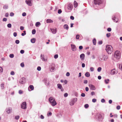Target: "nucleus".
<instances>
[{
  "mask_svg": "<svg viewBox=\"0 0 122 122\" xmlns=\"http://www.w3.org/2000/svg\"><path fill=\"white\" fill-rule=\"evenodd\" d=\"M111 29L110 28H109L107 29V31L109 32H110L111 31Z\"/></svg>",
  "mask_w": 122,
  "mask_h": 122,
  "instance_id": "obj_54",
  "label": "nucleus"
},
{
  "mask_svg": "<svg viewBox=\"0 0 122 122\" xmlns=\"http://www.w3.org/2000/svg\"><path fill=\"white\" fill-rule=\"evenodd\" d=\"M41 58L43 61H45L47 60L46 57L44 56V55H41Z\"/></svg>",
  "mask_w": 122,
  "mask_h": 122,
  "instance_id": "obj_18",
  "label": "nucleus"
},
{
  "mask_svg": "<svg viewBox=\"0 0 122 122\" xmlns=\"http://www.w3.org/2000/svg\"><path fill=\"white\" fill-rule=\"evenodd\" d=\"M49 101L53 106H55L57 104L55 99L52 97H51L49 98Z\"/></svg>",
  "mask_w": 122,
  "mask_h": 122,
  "instance_id": "obj_2",
  "label": "nucleus"
},
{
  "mask_svg": "<svg viewBox=\"0 0 122 122\" xmlns=\"http://www.w3.org/2000/svg\"><path fill=\"white\" fill-rule=\"evenodd\" d=\"M26 15V14L25 12H23L22 14V15L23 16H25Z\"/></svg>",
  "mask_w": 122,
  "mask_h": 122,
  "instance_id": "obj_60",
  "label": "nucleus"
},
{
  "mask_svg": "<svg viewBox=\"0 0 122 122\" xmlns=\"http://www.w3.org/2000/svg\"><path fill=\"white\" fill-rule=\"evenodd\" d=\"M70 75V73L69 72H67L66 74V75L67 76H68Z\"/></svg>",
  "mask_w": 122,
  "mask_h": 122,
  "instance_id": "obj_58",
  "label": "nucleus"
},
{
  "mask_svg": "<svg viewBox=\"0 0 122 122\" xmlns=\"http://www.w3.org/2000/svg\"><path fill=\"white\" fill-rule=\"evenodd\" d=\"M62 12V11L61 9H59L58 10V13L59 14H61Z\"/></svg>",
  "mask_w": 122,
  "mask_h": 122,
  "instance_id": "obj_51",
  "label": "nucleus"
},
{
  "mask_svg": "<svg viewBox=\"0 0 122 122\" xmlns=\"http://www.w3.org/2000/svg\"><path fill=\"white\" fill-rule=\"evenodd\" d=\"M37 70L38 71H40L41 70V67L40 66H38L37 68Z\"/></svg>",
  "mask_w": 122,
  "mask_h": 122,
  "instance_id": "obj_39",
  "label": "nucleus"
},
{
  "mask_svg": "<svg viewBox=\"0 0 122 122\" xmlns=\"http://www.w3.org/2000/svg\"><path fill=\"white\" fill-rule=\"evenodd\" d=\"M40 117L42 119H43L44 118V117L42 115H41Z\"/></svg>",
  "mask_w": 122,
  "mask_h": 122,
  "instance_id": "obj_62",
  "label": "nucleus"
},
{
  "mask_svg": "<svg viewBox=\"0 0 122 122\" xmlns=\"http://www.w3.org/2000/svg\"><path fill=\"white\" fill-rule=\"evenodd\" d=\"M81 96L83 97H84L85 96V95L84 93H82L81 94Z\"/></svg>",
  "mask_w": 122,
  "mask_h": 122,
  "instance_id": "obj_47",
  "label": "nucleus"
},
{
  "mask_svg": "<svg viewBox=\"0 0 122 122\" xmlns=\"http://www.w3.org/2000/svg\"><path fill=\"white\" fill-rule=\"evenodd\" d=\"M106 50L108 54H111L112 52L113 49L111 45H107L106 46Z\"/></svg>",
  "mask_w": 122,
  "mask_h": 122,
  "instance_id": "obj_1",
  "label": "nucleus"
},
{
  "mask_svg": "<svg viewBox=\"0 0 122 122\" xmlns=\"http://www.w3.org/2000/svg\"><path fill=\"white\" fill-rule=\"evenodd\" d=\"M80 36L79 35H77L76 36V38L77 39H78L79 38Z\"/></svg>",
  "mask_w": 122,
  "mask_h": 122,
  "instance_id": "obj_53",
  "label": "nucleus"
},
{
  "mask_svg": "<svg viewBox=\"0 0 122 122\" xmlns=\"http://www.w3.org/2000/svg\"><path fill=\"white\" fill-rule=\"evenodd\" d=\"M14 15V13L13 12H11L10 14V15L11 16H13Z\"/></svg>",
  "mask_w": 122,
  "mask_h": 122,
  "instance_id": "obj_48",
  "label": "nucleus"
},
{
  "mask_svg": "<svg viewBox=\"0 0 122 122\" xmlns=\"http://www.w3.org/2000/svg\"><path fill=\"white\" fill-rule=\"evenodd\" d=\"M94 3L95 5L101 3L102 2V0H94Z\"/></svg>",
  "mask_w": 122,
  "mask_h": 122,
  "instance_id": "obj_8",
  "label": "nucleus"
},
{
  "mask_svg": "<svg viewBox=\"0 0 122 122\" xmlns=\"http://www.w3.org/2000/svg\"><path fill=\"white\" fill-rule=\"evenodd\" d=\"M34 87L32 85H30L28 88V90L29 91L33 90H34Z\"/></svg>",
  "mask_w": 122,
  "mask_h": 122,
  "instance_id": "obj_16",
  "label": "nucleus"
},
{
  "mask_svg": "<svg viewBox=\"0 0 122 122\" xmlns=\"http://www.w3.org/2000/svg\"><path fill=\"white\" fill-rule=\"evenodd\" d=\"M101 68L100 67H99L98 68L97 70L98 72H99L101 71Z\"/></svg>",
  "mask_w": 122,
  "mask_h": 122,
  "instance_id": "obj_36",
  "label": "nucleus"
},
{
  "mask_svg": "<svg viewBox=\"0 0 122 122\" xmlns=\"http://www.w3.org/2000/svg\"><path fill=\"white\" fill-rule=\"evenodd\" d=\"M89 86L90 89L92 90H94L96 89L95 87L92 85L90 84L89 85Z\"/></svg>",
  "mask_w": 122,
  "mask_h": 122,
  "instance_id": "obj_14",
  "label": "nucleus"
},
{
  "mask_svg": "<svg viewBox=\"0 0 122 122\" xmlns=\"http://www.w3.org/2000/svg\"><path fill=\"white\" fill-rule=\"evenodd\" d=\"M114 56L117 59H119L120 57V51H116L114 53Z\"/></svg>",
  "mask_w": 122,
  "mask_h": 122,
  "instance_id": "obj_4",
  "label": "nucleus"
},
{
  "mask_svg": "<svg viewBox=\"0 0 122 122\" xmlns=\"http://www.w3.org/2000/svg\"><path fill=\"white\" fill-rule=\"evenodd\" d=\"M20 53H21V54H23V53H24V50H21L20 51Z\"/></svg>",
  "mask_w": 122,
  "mask_h": 122,
  "instance_id": "obj_61",
  "label": "nucleus"
},
{
  "mask_svg": "<svg viewBox=\"0 0 122 122\" xmlns=\"http://www.w3.org/2000/svg\"><path fill=\"white\" fill-rule=\"evenodd\" d=\"M58 88L61 89V91L63 92L64 91V89L62 87L61 85L60 84H57Z\"/></svg>",
  "mask_w": 122,
  "mask_h": 122,
  "instance_id": "obj_11",
  "label": "nucleus"
},
{
  "mask_svg": "<svg viewBox=\"0 0 122 122\" xmlns=\"http://www.w3.org/2000/svg\"><path fill=\"white\" fill-rule=\"evenodd\" d=\"M4 84L2 83L1 84V87L2 89H3L4 88Z\"/></svg>",
  "mask_w": 122,
  "mask_h": 122,
  "instance_id": "obj_37",
  "label": "nucleus"
},
{
  "mask_svg": "<svg viewBox=\"0 0 122 122\" xmlns=\"http://www.w3.org/2000/svg\"><path fill=\"white\" fill-rule=\"evenodd\" d=\"M20 66L22 67H23L24 66V65L23 63H21L20 64Z\"/></svg>",
  "mask_w": 122,
  "mask_h": 122,
  "instance_id": "obj_64",
  "label": "nucleus"
},
{
  "mask_svg": "<svg viewBox=\"0 0 122 122\" xmlns=\"http://www.w3.org/2000/svg\"><path fill=\"white\" fill-rule=\"evenodd\" d=\"M70 18L72 20H73L74 19V17L72 16H71L70 17Z\"/></svg>",
  "mask_w": 122,
  "mask_h": 122,
  "instance_id": "obj_56",
  "label": "nucleus"
},
{
  "mask_svg": "<svg viewBox=\"0 0 122 122\" xmlns=\"http://www.w3.org/2000/svg\"><path fill=\"white\" fill-rule=\"evenodd\" d=\"M85 76L87 77H89L90 76V75L88 72H86L85 74Z\"/></svg>",
  "mask_w": 122,
  "mask_h": 122,
  "instance_id": "obj_26",
  "label": "nucleus"
},
{
  "mask_svg": "<svg viewBox=\"0 0 122 122\" xmlns=\"http://www.w3.org/2000/svg\"><path fill=\"white\" fill-rule=\"evenodd\" d=\"M51 30L53 34H55L56 33V29H51Z\"/></svg>",
  "mask_w": 122,
  "mask_h": 122,
  "instance_id": "obj_22",
  "label": "nucleus"
},
{
  "mask_svg": "<svg viewBox=\"0 0 122 122\" xmlns=\"http://www.w3.org/2000/svg\"><path fill=\"white\" fill-rule=\"evenodd\" d=\"M102 41H100L98 42V43L99 45L102 44Z\"/></svg>",
  "mask_w": 122,
  "mask_h": 122,
  "instance_id": "obj_59",
  "label": "nucleus"
},
{
  "mask_svg": "<svg viewBox=\"0 0 122 122\" xmlns=\"http://www.w3.org/2000/svg\"><path fill=\"white\" fill-rule=\"evenodd\" d=\"M112 19L114 21L116 22H117L118 20V19L117 18L116 16L114 15L113 16Z\"/></svg>",
  "mask_w": 122,
  "mask_h": 122,
  "instance_id": "obj_12",
  "label": "nucleus"
},
{
  "mask_svg": "<svg viewBox=\"0 0 122 122\" xmlns=\"http://www.w3.org/2000/svg\"><path fill=\"white\" fill-rule=\"evenodd\" d=\"M97 101V100L95 99H92V102L94 103L95 102Z\"/></svg>",
  "mask_w": 122,
  "mask_h": 122,
  "instance_id": "obj_45",
  "label": "nucleus"
},
{
  "mask_svg": "<svg viewBox=\"0 0 122 122\" xmlns=\"http://www.w3.org/2000/svg\"><path fill=\"white\" fill-rule=\"evenodd\" d=\"M6 112L8 114H9L12 111V109L10 108L6 109Z\"/></svg>",
  "mask_w": 122,
  "mask_h": 122,
  "instance_id": "obj_19",
  "label": "nucleus"
},
{
  "mask_svg": "<svg viewBox=\"0 0 122 122\" xmlns=\"http://www.w3.org/2000/svg\"><path fill=\"white\" fill-rule=\"evenodd\" d=\"M15 43L16 44H18L20 43V41L18 40H16L15 41Z\"/></svg>",
  "mask_w": 122,
  "mask_h": 122,
  "instance_id": "obj_43",
  "label": "nucleus"
},
{
  "mask_svg": "<svg viewBox=\"0 0 122 122\" xmlns=\"http://www.w3.org/2000/svg\"><path fill=\"white\" fill-rule=\"evenodd\" d=\"M20 117L19 116H16L15 117V119L16 120H18L19 118Z\"/></svg>",
  "mask_w": 122,
  "mask_h": 122,
  "instance_id": "obj_42",
  "label": "nucleus"
},
{
  "mask_svg": "<svg viewBox=\"0 0 122 122\" xmlns=\"http://www.w3.org/2000/svg\"><path fill=\"white\" fill-rule=\"evenodd\" d=\"M77 100V98H75L71 100L69 103V104L71 106L73 105L75 102H76Z\"/></svg>",
  "mask_w": 122,
  "mask_h": 122,
  "instance_id": "obj_5",
  "label": "nucleus"
},
{
  "mask_svg": "<svg viewBox=\"0 0 122 122\" xmlns=\"http://www.w3.org/2000/svg\"><path fill=\"white\" fill-rule=\"evenodd\" d=\"M32 0H26L25 2L27 4L30 6H31L32 5V4L31 1Z\"/></svg>",
  "mask_w": 122,
  "mask_h": 122,
  "instance_id": "obj_7",
  "label": "nucleus"
},
{
  "mask_svg": "<svg viewBox=\"0 0 122 122\" xmlns=\"http://www.w3.org/2000/svg\"><path fill=\"white\" fill-rule=\"evenodd\" d=\"M41 23L40 22H37L35 24V25L36 27H38L40 25Z\"/></svg>",
  "mask_w": 122,
  "mask_h": 122,
  "instance_id": "obj_24",
  "label": "nucleus"
},
{
  "mask_svg": "<svg viewBox=\"0 0 122 122\" xmlns=\"http://www.w3.org/2000/svg\"><path fill=\"white\" fill-rule=\"evenodd\" d=\"M9 15V14L8 13H6L5 14V17H7Z\"/></svg>",
  "mask_w": 122,
  "mask_h": 122,
  "instance_id": "obj_57",
  "label": "nucleus"
},
{
  "mask_svg": "<svg viewBox=\"0 0 122 122\" xmlns=\"http://www.w3.org/2000/svg\"><path fill=\"white\" fill-rule=\"evenodd\" d=\"M108 58L107 56L104 55H102L98 57L99 60L100 61H106Z\"/></svg>",
  "mask_w": 122,
  "mask_h": 122,
  "instance_id": "obj_3",
  "label": "nucleus"
},
{
  "mask_svg": "<svg viewBox=\"0 0 122 122\" xmlns=\"http://www.w3.org/2000/svg\"><path fill=\"white\" fill-rule=\"evenodd\" d=\"M46 22L47 23H52L53 22V21L51 19H48L47 20Z\"/></svg>",
  "mask_w": 122,
  "mask_h": 122,
  "instance_id": "obj_25",
  "label": "nucleus"
},
{
  "mask_svg": "<svg viewBox=\"0 0 122 122\" xmlns=\"http://www.w3.org/2000/svg\"><path fill=\"white\" fill-rule=\"evenodd\" d=\"M25 78L23 77L21 78V80L20 81V83L22 84H24L25 82Z\"/></svg>",
  "mask_w": 122,
  "mask_h": 122,
  "instance_id": "obj_10",
  "label": "nucleus"
},
{
  "mask_svg": "<svg viewBox=\"0 0 122 122\" xmlns=\"http://www.w3.org/2000/svg\"><path fill=\"white\" fill-rule=\"evenodd\" d=\"M36 41V39L35 38H33L31 39L30 41L32 43H34Z\"/></svg>",
  "mask_w": 122,
  "mask_h": 122,
  "instance_id": "obj_23",
  "label": "nucleus"
},
{
  "mask_svg": "<svg viewBox=\"0 0 122 122\" xmlns=\"http://www.w3.org/2000/svg\"><path fill=\"white\" fill-rule=\"evenodd\" d=\"M93 44L95 45L96 44V41L95 39H94L93 40Z\"/></svg>",
  "mask_w": 122,
  "mask_h": 122,
  "instance_id": "obj_30",
  "label": "nucleus"
},
{
  "mask_svg": "<svg viewBox=\"0 0 122 122\" xmlns=\"http://www.w3.org/2000/svg\"><path fill=\"white\" fill-rule=\"evenodd\" d=\"M44 82L45 84L46 85H48L49 84V83L48 82V80L46 79L44 80Z\"/></svg>",
  "mask_w": 122,
  "mask_h": 122,
  "instance_id": "obj_20",
  "label": "nucleus"
},
{
  "mask_svg": "<svg viewBox=\"0 0 122 122\" xmlns=\"http://www.w3.org/2000/svg\"><path fill=\"white\" fill-rule=\"evenodd\" d=\"M23 32H24V33H22L21 34V35L22 36H24V35H25L26 34L25 31H23Z\"/></svg>",
  "mask_w": 122,
  "mask_h": 122,
  "instance_id": "obj_35",
  "label": "nucleus"
},
{
  "mask_svg": "<svg viewBox=\"0 0 122 122\" xmlns=\"http://www.w3.org/2000/svg\"><path fill=\"white\" fill-rule=\"evenodd\" d=\"M109 81V80L108 79H105L104 80L105 83L106 84H107L108 83Z\"/></svg>",
  "mask_w": 122,
  "mask_h": 122,
  "instance_id": "obj_29",
  "label": "nucleus"
},
{
  "mask_svg": "<svg viewBox=\"0 0 122 122\" xmlns=\"http://www.w3.org/2000/svg\"><path fill=\"white\" fill-rule=\"evenodd\" d=\"M89 107V105L88 104H86L84 105V107L86 108H87Z\"/></svg>",
  "mask_w": 122,
  "mask_h": 122,
  "instance_id": "obj_40",
  "label": "nucleus"
},
{
  "mask_svg": "<svg viewBox=\"0 0 122 122\" xmlns=\"http://www.w3.org/2000/svg\"><path fill=\"white\" fill-rule=\"evenodd\" d=\"M21 108L23 109H25L26 108V104L25 102H23L21 105Z\"/></svg>",
  "mask_w": 122,
  "mask_h": 122,
  "instance_id": "obj_6",
  "label": "nucleus"
},
{
  "mask_svg": "<svg viewBox=\"0 0 122 122\" xmlns=\"http://www.w3.org/2000/svg\"><path fill=\"white\" fill-rule=\"evenodd\" d=\"M55 69V67L54 66H52L51 67V69H50V71L51 72L53 71Z\"/></svg>",
  "mask_w": 122,
  "mask_h": 122,
  "instance_id": "obj_28",
  "label": "nucleus"
},
{
  "mask_svg": "<svg viewBox=\"0 0 122 122\" xmlns=\"http://www.w3.org/2000/svg\"><path fill=\"white\" fill-rule=\"evenodd\" d=\"M32 34L34 35L35 34L36 32V30L35 29H34L32 30Z\"/></svg>",
  "mask_w": 122,
  "mask_h": 122,
  "instance_id": "obj_32",
  "label": "nucleus"
},
{
  "mask_svg": "<svg viewBox=\"0 0 122 122\" xmlns=\"http://www.w3.org/2000/svg\"><path fill=\"white\" fill-rule=\"evenodd\" d=\"M9 56L10 58H12L14 57V55L13 54H11Z\"/></svg>",
  "mask_w": 122,
  "mask_h": 122,
  "instance_id": "obj_34",
  "label": "nucleus"
},
{
  "mask_svg": "<svg viewBox=\"0 0 122 122\" xmlns=\"http://www.w3.org/2000/svg\"><path fill=\"white\" fill-rule=\"evenodd\" d=\"M119 68L120 70L122 71V64H120L119 65Z\"/></svg>",
  "mask_w": 122,
  "mask_h": 122,
  "instance_id": "obj_31",
  "label": "nucleus"
},
{
  "mask_svg": "<svg viewBox=\"0 0 122 122\" xmlns=\"http://www.w3.org/2000/svg\"><path fill=\"white\" fill-rule=\"evenodd\" d=\"M74 7L76 8V7L77 5H78V3L77 2L75 1L74 2Z\"/></svg>",
  "mask_w": 122,
  "mask_h": 122,
  "instance_id": "obj_27",
  "label": "nucleus"
},
{
  "mask_svg": "<svg viewBox=\"0 0 122 122\" xmlns=\"http://www.w3.org/2000/svg\"><path fill=\"white\" fill-rule=\"evenodd\" d=\"M90 70L91 71H94V68L93 67H91L90 68Z\"/></svg>",
  "mask_w": 122,
  "mask_h": 122,
  "instance_id": "obj_49",
  "label": "nucleus"
},
{
  "mask_svg": "<svg viewBox=\"0 0 122 122\" xmlns=\"http://www.w3.org/2000/svg\"><path fill=\"white\" fill-rule=\"evenodd\" d=\"M7 26L8 28H10L11 26V25L10 23H9L7 24Z\"/></svg>",
  "mask_w": 122,
  "mask_h": 122,
  "instance_id": "obj_38",
  "label": "nucleus"
},
{
  "mask_svg": "<svg viewBox=\"0 0 122 122\" xmlns=\"http://www.w3.org/2000/svg\"><path fill=\"white\" fill-rule=\"evenodd\" d=\"M71 46L72 50L73 51H75L76 50V48L75 45H74L71 44Z\"/></svg>",
  "mask_w": 122,
  "mask_h": 122,
  "instance_id": "obj_13",
  "label": "nucleus"
},
{
  "mask_svg": "<svg viewBox=\"0 0 122 122\" xmlns=\"http://www.w3.org/2000/svg\"><path fill=\"white\" fill-rule=\"evenodd\" d=\"M63 27L64 29L68 30L69 29L68 25L67 24H65L64 25Z\"/></svg>",
  "mask_w": 122,
  "mask_h": 122,
  "instance_id": "obj_21",
  "label": "nucleus"
},
{
  "mask_svg": "<svg viewBox=\"0 0 122 122\" xmlns=\"http://www.w3.org/2000/svg\"><path fill=\"white\" fill-rule=\"evenodd\" d=\"M105 102V101L104 99H102L101 100V102L102 103H104Z\"/></svg>",
  "mask_w": 122,
  "mask_h": 122,
  "instance_id": "obj_50",
  "label": "nucleus"
},
{
  "mask_svg": "<svg viewBox=\"0 0 122 122\" xmlns=\"http://www.w3.org/2000/svg\"><path fill=\"white\" fill-rule=\"evenodd\" d=\"M58 55L57 54L55 55L54 56V58L55 59H56L58 58Z\"/></svg>",
  "mask_w": 122,
  "mask_h": 122,
  "instance_id": "obj_46",
  "label": "nucleus"
},
{
  "mask_svg": "<svg viewBox=\"0 0 122 122\" xmlns=\"http://www.w3.org/2000/svg\"><path fill=\"white\" fill-rule=\"evenodd\" d=\"M83 47L82 46H79V48L80 50H82L83 49Z\"/></svg>",
  "mask_w": 122,
  "mask_h": 122,
  "instance_id": "obj_63",
  "label": "nucleus"
},
{
  "mask_svg": "<svg viewBox=\"0 0 122 122\" xmlns=\"http://www.w3.org/2000/svg\"><path fill=\"white\" fill-rule=\"evenodd\" d=\"M3 9H6L8 8V6L6 5H5L3 6Z\"/></svg>",
  "mask_w": 122,
  "mask_h": 122,
  "instance_id": "obj_41",
  "label": "nucleus"
},
{
  "mask_svg": "<svg viewBox=\"0 0 122 122\" xmlns=\"http://www.w3.org/2000/svg\"><path fill=\"white\" fill-rule=\"evenodd\" d=\"M117 71H116V70L114 69L112 70L111 71V74L112 75H113L116 74H117Z\"/></svg>",
  "mask_w": 122,
  "mask_h": 122,
  "instance_id": "obj_9",
  "label": "nucleus"
},
{
  "mask_svg": "<svg viewBox=\"0 0 122 122\" xmlns=\"http://www.w3.org/2000/svg\"><path fill=\"white\" fill-rule=\"evenodd\" d=\"M73 5L71 3H70L68 4L67 8L69 10H71L73 8Z\"/></svg>",
  "mask_w": 122,
  "mask_h": 122,
  "instance_id": "obj_15",
  "label": "nucleus"
},
{
  "mask_svg": "<svg viewBox=\"0 0 122 122\" xmlns=\"http://www.w3.org/2000/svg\"><path fill=\"white\" fill-rule=\"evenodd\" d=\"M68 96V94L67 93H65L64 95V96L65 97H67Z\"/></svg>",
  "mask_w": 122,
  "mask_h": 122,
  "instance_id": "obj_55",
  "label": "nucleus"
},
{
  "mask_svg": "<svg viewBox=\"0 0 122 122\" xmlns=\"http://www.w3.org/2000/svg\"><path fill=\"white\" fill-rule=\"evenodd\" d=\"M85 55L84 53L81 54L80 56V57L81 60H83L84 59Z\"/></svg>",
  "mask_w": 122,
  "mask_h": 122,
  "instance_id": "obj_17",
  "label": "nucleus"
},
{
  "mask_svg": "<svg viewBox=\"0 0 122 122\" xmlns=\"http://www.w3.org/2000/svg\"><path fill=\"white\" fill-rule=\"evenodd\" d=\"M23 92L21 90H20L19 91V93L20 94H22Z\"/></svg>",
  "mask_w": 122,
  "mask_h": 122,
  "instance_id": "obj_44",
  "label": "nucleus"
},
{
  "mask_svg": "<svg viewBox=\"0 0 122 122\" xmlns=\"http://www.w3.org/2000/svg\"><path fill=\"white\" fill-rule=\"evenodd\" d=\"M111 36V34L110 33H108L106 34V36L108 38Z\"/></svg>",
  "mask_w": 122,
  "mask_h": 122,
  "instance_id": "obj_33",
  "label": "nucleus"
},
{
  "mask_svg": "<svg viewBox=\"0 0 122 122\" xmlns=\"http://www.w3.org/2000/svg\"><path fill=\"white\" fill-rule=\"evenodd\" d=\"M17 35V33L16 32H14L13 33V35L14 37H16Z\"/></svg>",
  "mask_w": 122,
  "mask_h": 122,
  "instance_id": "obj_52",
  "label": "nucleus"
}]
</instances>
